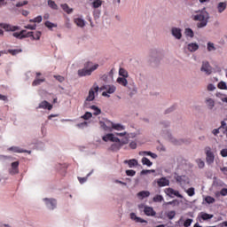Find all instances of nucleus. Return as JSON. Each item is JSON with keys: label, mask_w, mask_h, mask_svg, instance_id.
<instances>
[{"label": "nucleus", "mask_w": 227, "mask_h": 227, "mask_svg": "<svg viewBox=\"0 0 227 227\" xmlns=\"http://www.w3.org/2000/svg\"><path fill=\"white\" fill-rule=\"evenodd\" d=\"M168 139H169L170 143H172L173 145H182V143H184V140H178L171 135L168 136Z\"/></svg>", "instance_id": "bb28decb"}, {"label": "nucleus", "mask_w": 227, "mask_h": 227, "mask_svg": "<svg viewBox=\"0 0 227 227\" xmlns=\"http://www.w3.org/2000/svg\"><path fill=\"white\" fill-rule=\"evenodd\" d=\"M118 84H121V86H124V88H127L129 85V81H127V78L125 77H118L117 78Z\"/></svg>", "instance_id": "4be33fe9"}, {"label": "nucleus", "mask_w": 227, "mask_h": 227, "mask_svg": "<svg viewBox=\"0 0 227 227\" xmlns=\"http://www.w3.org/2000/svg\"><path fill=\"white\" fill-rule=\"evenodd\" d=\"M129 147L132 149V150H136L137 148V143L136 142H130L129 144Z\"/></svg>", "instance_id": "680f3d73"}, {"label": "nucleus", "mask_w": 227, "mask_h": 227, "mask_svg": "<svg viewBox=\"0 0 227 227\" xmlns=\"http://www.w3.org/2000/svg\"><path fill=\"white\" fill-rule=\"evenodd\" d=\"M214 217V215H210L207 213H202L201 215V219H203V221H208V219H212Z\"/></svg>", "instance_id": "c9c22d12"}, {"label": "nucleus", "mask_w": 227, "mask_h": 227, "mask_svg": "<svg viewBox=\"0 0 227 227\" xmlns=\"http://www.w3.org/2000/svg\"><path fill=\"white\" fill-rule=\"evenodd\" d=\"M120 143H121V146H123V145H129V138L124 137L121 140H120Z\"/></svg>", "instance_id": "bf43d9fd"}, {"label": "nucleus", "mask_w": 227, "mask_h": 227, "mask_svg": "<svg viewBox=\"0 0 227 227\" xmlns=\"http://www.w3.org/2000/svg\"><path fill=\"white\" fill-rule=\"evenodd\" d=\"M0 27H3L5 31H19V29H20V27L12 26L6 23H0Z\"/></svg>", "instance_id": "f8f14e48"}, {"label": "nucleus", "mask_w": 227, "mask_h": 227, "mask_svg": "<svg viewBox=\"0 0 227 227\" xmlns=\"http://www.w3.org/2000/svg\"><path fill=\"white\" fill-rule=\"evenodd\" d=\"M187 49L190 52H196L200 49V45L196 43H191L188 44Z\"/></svg>", "instance_id": "aec40b11"}, {"label": "nucleus", "mask_w": 227, "mask_h": 227, "mask_svg": "<svg viewBox=\"0 0 227 227\" xmlns=\"http://www.w3.org/2000/svg\"><path fill=\"white\" fill-rule=\"evenodd\" d=\"M8 150L9 152H14V153H31V151L24 150L17 146L10 147Z\"/></svg>", "instance_id": "f3484780"}, {"label": "nucleus", "mask_w": 227, "mask_h": 227, "mask_svg": "<svg viewBox=\"0 0 227 227\" xmlns=\"http://www.w3.org/2000/svg\"><path fill=\"white\" fill-rule=\"evenodd\" d=\"M191 224H192V219L191 218L186 219L184 223V227H189L191 226Z\"/></svg>", "instance_id": "4d7b16f0"}, {"label": "nucleus", "mask_w": 227, "mask_h": 227, "mask_svg": "<svg viewBox=\"0 0 227 227\" xmlns=\"http://www.w3.org/2000/svg\"><path fill=\"white\" fill-rule=\"evenodd\" d=\"M217 49L215 48V45L214 44V43H207V51L208 52H212L214 51H216Z\"/></svg>", "instance_id": "ea45409f"}, {"label": "nucleus", "mask_w": 227, "mask_h": 227, "mask_svg": "<svg viewBox=\"0 0 227 227\" xmlns=\"http://www.w3.org/2000/svg\"><path fill=\"white\" fill-rule=\"evenodd\" d=\"M220 153L222 157H227V149H223Z\"/></svg>", "instance_id": "774afa93"}, {"label": "nucleus", "mask_w": 227, "mask_h": 227, "mask_svg": "<svg viewBox=\"0 0 227 227\" xmlns=\"http://www.w3.org/2000/svg\"><path fill=\"white\" fill-rule=\"evenodd\" d=\"M144 212L145 215H148L149 217H155V215H157V213L155 212V210H153V207H145Z\"/></svg>", "instance_id": "dca6fc26"}, {"label": "nucleus", "mask_w": 227, "mask_h": 227, "mask_svg": "<svg viewBox=\"0 0 227 227\" xmlns=\"http://www.w3.org/2000/svg\"><path fill=\"white\" fill-rule=\"evenodd\" d=\"M184 176H175L174 178L176 181L177 184H181L184 182Z\"/></svg>", "instance_id": "3c124183"}, {"label": "nucleus", "mask_w": 227, "mask_h": 227, "mask_svg": "<svg viewBox=\"0 0 227 227\" xmlns=\"http://www.w3.org/2000/svg\"><path fill=\"white\" fill-rule=\"evenodd\" d=\"M61 8L66 12V13H72L74 12V9L70 8L67 4H61Z\"/></svg>", "instance_id": "c85d7f7f"}, {"label": "nucleus", "mask_w": 227, "mask_h": 227, "mask_svg": "<svg viewBox=\"0 0 227 227\" xmlns=\"http://www.w3.org/2000/svg\"><path fill=\"white\" fill-rule=\"evenodd\" d=\"M42 82H45V78L43 79H35L33 82H32V86H40V84H42Z\"/></svg>", "instance_id": "e433bc0d"}, {"label": "nucleus", "mask_w": 227, "mask_h": 227, "mask_svg": "<svg viewBox=\"0 0 227 227\" xmlns=\"http://www.w3.org/2000/svg\"><path fill=\"white\" fill-rule=\"evenodd\" d=\"M185 192L188 194V196L192 197L194 194H196L194 187H191L188 190L185 191Z\"/></svg>", "instance_id": "37998d69"}, {"label": "nucleus", "mask_w": 227, "mask_h": 227, "mask_svg": "<svg viewBox=\"0 0 227 227\" xmlns=\"http://www.w3.org/2000/svg\"><path fill=\"white\" fill-rule=\"evenodd\" d=\"M26 29H31L32 31H35V29H36V25H27L25 27Z\"/></svg>", "instance_id": "e2e57ef3"}, {"label": "nucleus", "mask_w": 227, "mask_h": 227, "mask_svg": "<svg viewBox=\"0 0 227 227\" xmlns=\"http://www.w3.org/2000/svg\"><path fill=\"white\" fill-rule=\"evenodd\" d=\"M205 104L209 111H212L215 107V100L212 98H206Z\"/></svg>", "instance_id": "ddd939ff"}, {"label": "nucleus", "mask_w": 227, "mask_h": 227, "mask_svg": "<svg viewBox=\"0 0 227 227\" xmlns=\"http://www.w3.org/2000/svg\"><path fill=\"white\" fill-rule=\"evenodd\" d=\"M160 125H161L163 129H168V127H169L171 123L169 122V121H161L160 122Z\"/></svg>", "instance_id": "a18cd8bd"}, {"label": "nucleus", "mask_w": 227, "mask_h": 227, "mask_svg": "<svg viewBox=\"0 0 227 227\" xmlns=\"http://www.w3.org/2000/svg\"><path fill=\"white\" fill-rule=\"evenodd\" d=\"M10 175L19 174V161H14L11 164V168L9 169Z\"/></svg>", "instance_id": "4468645a"}, {"label": "nucleus", "mask_w": 227, "mask_h": 227, "mask_svg": "<svg viewBox=\"0 0 227 227\" xmlns=\"http://www.w3.org/2000/svg\"><path fill=\"white\" fill-rule=\"evenodd\" d=\"M205 201L206 203H207L208 205H212V203H215V199L214 197H210V196H207L205 198Z\"/></svg>", "instance_id": "79ce46f5"}, {"label": "nucleus", "mask_w": 227, "mask_h": 227, "mask_svg": "<svg viewBox=\"0 0 227 227\" xmlns=\"http://www.w3.org/2000/svg\"><path fill=\"white\" fill-rule=\"evenodd\" d=\"M54 78L59 81V82H63L65 81V77L61 75H54Z\"/></svg>", "instance_id": "052dcab7"}, {"label": "nucleus", "mask_w": 227, "mask_h": 227, "mask_svg": "<svg viewBox=\"0 0 227 227\" xmlns=\"http://www.w3.org/2000/svg\"><path fill=\"white\" fill-rule=\"evenodd\" d=\"M27 3H28L27 0H25L23 2H19L16 4V7L20 8L21 6H26V4H27Z\"/></svg>", "instance_id": "13d9d810"}, {"label": "nucleus", "mask_w": 227, "mask_h": 227, "mask_svg": "<svg viewBox=\"0 0 227 227\" xmlns=\"http://www.w3.org/2000/svg\"><path fill=\"white\" fill-rule=\"evenodd\" d=\"M91 173H93V170L90 173H89L86 177H78L80 184H84V182L88 180V176H91Z\"/></svg>", "instance_id": "49530a36"}, {"label": "nucleus", "mask_w": 227, "mask_h": 227, "mask_svg": "<svg viewBox=\"0 0 227 227\" xmlns=\"http://www.w3.org/2000/svg\"><path fill=\"white\" fill-rule=\"evenodd\" d=\"M157 184L159 187H166L169 185V180L166 177H161L157 180Z\"/></svg>", "instance_id": "6ab92c4d"}, {"label": "nucleus", "mask_w": 227, "mask_h": 227, "mask_svg": "<svg viewBox=\"0 0 227 227\" xmlns=\"http://www.w3.org/2000/svg\"><path fill=\"white\" fill-rule=\"evenodd\" d=\"M160 59H162V56L160 55V52L157 51L156 50H153L151 52L149 63L152 67H159L160 65Z\"/></svg>", "instance_id": "20e7f679"}, {"label": "nucleus", "mask_w": 227, "mask_h": 227, "mask_svg": "<svg viewBox=\"0 0 227 227\" xmlns=\"http://www.w3.org/2000/svg\"><path fill=\"white\" fill-rule=\"evenodd\" d=\"M165 192L167 196H169L170 198H173V196H175V190L173 188H167L165 190Z\"/></svg>", "instance_id": "f704fd0d"}, {"label": "nucleus", "mask_w": 227, "mask_h": 227, "mask_svg": "<svg viewBox=\"0 0 227 227\" xmlns=\"http://www.w3.org/2000/svg\"><path fill=\"white\" fill-rule=\"evenodd\" d=\"M36 109H48V111L52 110V105L48 103L46 100L42 101L39 106L36 107Z\"/></svg>", "instance_id": "2eb2a0df"}, {"label": "nucleus", "mask_w": 227, "mask_h": 227, "mask_svg": "<svg viewBox=\"0 0 227 227\" xmlns=\"http://www.w3.org/2000/svg\"><path fill=\"white\" fill-rule=\"evenodd\" d=\"M9 54H12V56H17V54H19V52H22V50L19 49V50H9L8 51Z\"/></svg>", "instance_id": "8fccbe9b"}, {"label": "nucleus", "mask_w": 227, "mask_h": 227, "mask_svg": "<svg viewBox=\"0 0 227 227\" xmlns=\"http://www.w3.org/2000/svg\"><path fill=\"white\" fill-rule=\"evenodd\" d=\"M119 75H121V77L127 78L129 77V72H127L125 68L121 67L119 69Z\"/></svg>", "instance_id": "7c9ffc66"}, {"label": "nucleus", "mask_w": 227, "mask_h": 227, "mask_svg": "<svg viewBox=\"0 0 227 227\" xmlns=\"http://www.w3.org/2000/svg\"><path fill=\"white\" fill-rule=\"evenodd\" d=\"M74 20L78 27H84L86 26V21L82 18H75Z\"/></svg>", "instance_id": "412c9836"}, {"label": "nucleus", "mask_w": 227, "mask_h": 227, "mask_svg": "<svg viewBox=\"0 0 227 227\" xmlns=\"http://www.w3.org/2000/svg\"><path fill=\"white\" fill-rule=\"evenodd\" d=\"M105 121L106 122V129H108V132H113V127L114 125V122L105 119Z\"/></svg>", "instance_id": "c756f323"}, {"label": "nucleus", "mask_w": 227, "mask_h": 227, "mask_svg": "<svg viewBox=\"0 0 227 227\" xmlns=\"http://www.w3.org/2000/svg\"><path fill=\"white\" fill-rule=\"evenodd\" d=\"M113 129L114 130H125V126L121 125V123H114Z\"/></svg>", "instance_id": "2f4dec72"}, {"label": "nucleus", "mask_w": 227, "mask_h": 227, "mask_svg": "<svg viewBox=\"0 0 227 227\" xmlns=\"http://www.w3.org/2000/svg\"><path fill=\"white\" fill-rule=\"evenodd\" d=\"M171 35L176 38V40H182V29L178 27H172L171 28Z\"/></svg>", "instance_id": "9b49d317"}, {"label": "nucleus", "mask_w": 227, "mask_h": 227, "mask_svg": "<svg viewBox=\"0 0 227 227\" xmlns=\"http://www.w3.org/2000/svg\"><path fill=\"white\" fill-rule=\"evenodd\" d=\"M104 90H106V91H104L102 93V97L110 98L111 96H109V95H113V93H114V91H116V86H114V85H103L100 88V90L102 91Z\"/></svg>", "instance_id": "39448f33"}, {"label": "nucleus", "mask_w": 227, "mask_h": 227, "mask_svg": "<svg viewBox=\"0 0 227 227\" xmlns=\"http://www.w3.org/2000/svg\"><path fill=\"white\" fill-rule=\"evenodd\" d=\"M214 90H215V86H214V84L210 83L207 85L208 91H214Z\"/></svg>", "instance_id": "69168bd1"}, {"label": "nucleus", "mask_w": 227, "mask_h": 227, "mask_svg": "<svg viewBox=\"0 0 227 227\" xmlns=\"http://www.w3.org/2000/svg\"><path fill=\"white\" fill-rule=\"evenodd\" d=\"M153 201H154V203H160L161 201H164V197H162V195H156L153 197Z\"/></svg>", "instance_id": "4c0bfd02"}, {"label": "nucleus", "mask_w": 227, "mask_h": 227, "mask_svg": "<svg viewBox=\"0 0 227 227\" xmlns=\"http://www.w3.org/2000/svg\"><path fill=\"white\" fill-rule=\"evenodd\" d=\"M98 68V64L93 65V62L88 61L84 64V67L82 69L78 70L79 77H86V75H91L95 70Z\"/></svg>", "instance_id": "f03ea898"}, {"label": "nucleus", "mask_w": 227, "mask_h": 227, "mask_svg": "<svg viewBox=\"0 0 227 227\" xmlns=\"http://www.w3.org/2000/svg\"><path fill=\"white\" fill-rule=\"evenodd\" d=\"M221 196H227V188H223L220 192Z\"/></svg>", "instance_id": "338daca9"}, {"label": "nucleus", "mask_w": 227, "mask_h": 227, "mask_svg": "<svg viewBox=\"0 0 227 227\" xmlns=\"http://www.w3.org/2000/svg\"><path fill=\"white\" fill-rule=\"evenodd\" d=\"M127 176H136V170L129 169L126 170Z\"/></svg>", "instance_id": "6e6d98bb"}, {"label": "nucleus", "mask_w": 227, "mask_h": 227, "mask_svg": "<svg viewBox=\"0 0 227 227\" xmlns=\"http://www.w3.org/2000/svg\"><path fill=\"white\" fill-rule=\"evenodd\" d=\"M220 131L227 137V123L224 121H221V126L219 127Z\"/></svg>", "instance_id": "5701e85b"}, {"label": "nucleus", "mask_w": 227, "mask_h": 227, "mask_svg": "<svg viewBox=\"0 0 227 227\" xmlns=\"http://www.w3.org/2000/svg\"><path fill=\"white\" fill-rule=\"evenodd\" d=\"M142 164L143 166H147L148 168L153 166V162L150 161L149 159L146 157L142 158Z\"/></svg>", "instance_id": "cd10ccee"}, {"label": "nucleus", "mask_w": 227, "mask_h": 227, "mask_svg": "<svg viewBox=\"0 0 227 227\" xmlns=\"http://www.w3.org/2000/svg\"><path fill=\"white\" fill-rule=\"evenodd\" d=\"M93 114H91L90 112H86L84 115L82 116V118H83V120H90V118H91Z\"/></svg>", "instance_id": "603ef678"}, {"label": "nucleus", "mask_w": 227, "mask_h": 227, "mask_svg": "<svg viewBox=\"0 0 227 227\" xmlns=\"http://www.w3.org/2000/svg\"><path fill=\"white\" fill-rule=\"evenodd\" d=\"M101 79H102V81H104V82H111L113 81V80H111V78L107 74H104L101 77Z\"/></svg>", "instance_id": "864d4df0"}, {"label": "nucleus", "mask_w": 227, "mask_h": 227, "mask_svg": "<svg viewBox=\"0 0 227 227\" xmlns=\"http://www.w3.org/2000/svg\"><path fill=\"white\" fill-rule=\"evenodd\" d=\"M150 196V192L148 191H142L137 193V198L140 200H145V198H148Z\"/></svg>", "instance_id": "a878e982"}, {"label": "nucleus", "mask_w": 227, "mask_h": 227, "mask_svg": "<svg viewBox=\"0 0 227 227\" xmlns=\"http://www.w3.org/2000/svg\"><path fill=\"white\" fill-rule=\"evenodd\" d=\"M77 127L79 129H82L83 127H88V122L87 121H83L82 123H79V124H77Z\"/></svg>", "instance_id": "0e129e2a"}, {"label": "nucleus", "mask_w": 227, "mask_h": 227, "mask_svg": "<svg viewBox=\"0 0 227 227\" xmlns=\"http://www.w3.org/2000/svg\"><path fill=\"white\" fill-rule=\"evenodd\" d=\"M206 160L207 164H212L214 163V159H215V156H214V153H212V150L210 147L206 148Z\"/></svg>", "instance_id": "9d476101"}, {"label": "nucleus", "mask_w": 227, "mask_h": 227, "mask_svg": "<svg viewBox=\"0 0 227 227\" xmlns=\"http://www.w3.org/2000/svg\"><path fill=\"white\" fill-rule=\"evenodd\" d=\"M99 125H100L101 129H103V130L108 131V129H107V124H106V120L100 121H99Z\"/></svg>", "instance_id": "09e8293b"}, {"label": "nucleus", "mask_w": 227, "mask_h": 227, "mask_svg": "<svg viewBox=\"0 0 227 227\" xmlns=\"http://www.w3.org/2000/svg\"><path fill=\"white\" fill-rule=\"evenodd\" d=\"M124 164H128L129 168H134V166H137L138 162L137 160L132 159L129 160H124Z\"/></svg>", "instance_id": "b1692460"}, {"label": "nucleus", "mask_w": 227, "mask_h": 227, "mask_svg": "<svg viewBox=\"0 0 227 227\" xmlns=\"http://www.w3.org/2000/svg\"><path fill=\"white\" fill-rule=\"evenodd\" d=\"M200 72H203L206 75H210L212 74V66H210V62L203 60Z\"/></svg>", "instance_id": "0eeeda50"}, {"label": "nucleus", "mask_w": 227, "mask_h": 227, "mask_svg": "<svg viewBox=\"0 0 227 227\" xmlns=\"http://www.w3.org/2000/svg\"><path fill=\"white\" fill-rule=\"evenodd\" d=\"M44 26H46V27H48V29H52V27H58V25H56L51 21H46L44 23Z\"/></svg>", "instance_id": "c03bdc74"}, {"label": "nucleus", "mask_w": 227, "mask_h": 227, "mask_svg": "<svg viewBox=\"0 0 227 227\" xmlns=\"http://www.w3.org/2000/svg\"><path fill=\"white\" fill-rule=\"evenodd\" d=\"M176 215V212L175 211H169L168 214H167V217L168 219H175V216Z\"/></svg>", "instance_id": "de8ad7c7"}, {"label": "nucleus", "mask_w": 227, "mask_h": 227, "mask_svg": "<svg viewBox=\"0 0 227 227\" xmlns=\"http://www.w3.org/2000/svg\"><path fill=\"white\" fill-rule=\"evenodd\" d=\"M184 35L190 38H194V31H192L191 28H185Z\"/></svg>", "instance_id": "473e14b6"}, {"label": "nucleus", "mask_w": 227, "mask_h": 227, "mask_svg": "<svg viewBox=\"0 0 227 227\" xmlns=\"http://www.w3.org/2000/svg\"><path fill=\"white\" fill-rule=\"evenodd\" d=\"M30 33H32V35H30L29 37H31L32 40H40V36H42V32L37 31L35 35L33 34V32Z\"/></svg>", "instance_id": "72a5a7b5"}, {"label": "nucleus", "mask_w": 227, "mask_h": 227, "mask_svg": "<svg viewBox=\"0 0 227 227\" xmlns=\"http://www.w3.org/2000/svg\"><path fill=\"white\" fill-rule=\"evenodd\" d=\"M129 216L132 221H135V223H145V224H148V221L138 217L137 215H136V213H130Z\"/></svg>", "instance_id": "a211bd4d"}, {"label": "nucleus", "mask_w": 227, "mask_h": 227, "mask_svg": "<svg viewBox=\"0 0 227 227\" xmlns=\"http://www.w3.org/2000/svg\"><path fill=\"white\" fill-rule=\"evenodd\" d=\"M103 141H105L106 143H107V141H112V143H114L110 147V150H112V152H118V150L121 148L120 138H118L117 137H114V134L113 133H108L106 136H104Z\"/></svg>", "instance_id": "7ed1b4c3"}, {"label": "nucleus", "mask_w": 227, "mask_h": 227, "mask_svg": "<svg viewBox=\"0 0 227 227\" xmlns=\"http://www.w3.org/2000/svg\"><path fill=\"white\" fill-rule=\"evenodd\" d=\"M195 13L197 14L192 15V20L199 21L197 23V27H199V29H201V27H206V26L208 24L210 14H208L205 10L195 11Z\"/></svg>", "instance_id": "f257e3e1"}, {"label": "nucleus", "mask_w": 227, "mask_h": 227, "mask_svg": "<svg viewBox=\"0 0 227 227\" xmlns=\"http://www.w3.org/2000/svg\"><path fill=\"white\" fill-rule=\"evenodd\" d=\"M227 4L226 2H220L217 5L218 13H223L226 10Z\"/></svg>", "instance_id": "393cba45"}, {"label": "nucleus", "mask_w": 227, "mask_h": 227, "mask_svg": "<svg viewBox=\"0 0 227 227\" xmlns=\"http://www.w3.org/2000/svg\"><path fill=\"white\" fill-rule=\"evenodd\" d=\"M43 201L49 210H54V208H56V207L58 206V201L56 200V199L45 198L43 199Z\"/></svg>", "instance_id": "6e6552de"}, {"label": "nucleus", "mask_w": 227, "mask_h": 227, "mask_svg": "<svg viewBox=\"0 0 227 227\" xmlns=\"http://www.w3.org/2000/svg\"><path fill=\"white\" fill-rule=\"evenodd\" d=\"M218 88H219V90H226V89H227L226 82H220L218 83Z\"/></svg>", "instance_id": "5fc2aeb1"}, {"label": "nucleus", "mask_w": 227, "mask_h": 227, "mask_svg": "<svg viewBox=\"0 0 227 227\" xmlns=\"http://www.w3.org/2000/svg\"><path fill=\"white\" fill-rule=\"evenodd\" d=\"M12 35L14 36V38H19L20 40H22L24 38H29L32 35V33L26 30H21L20 33L14 32Z\"/></svg>", "instance_id": "1a4fd4ad"}, {"label": "nucleus", "mask_w": 227, "mask_h": 227, "mask_svg": "<svg viewBox=\"0 0 227 227\" xmlns=\"http://www.w3.org/2000/svg\"><path fill=\"white\" fill-rule=\"evenodd\" d=\"M102 6V0H94L92 2V8H100Z\"/></svg>", "instance_id": "58836bf2"}, {"label": "nucleus", "mask_w": 227, "mask_h": 227, "mask_svg": "<svg viewBox=\"0 0 227 227\" xmlns=\"http://www.w3.org/2000/svg\"><path fill=\"white\" fill-rule=\"evenodd\" d=\"M98 90H99L98 85H96L94 89H90L89 90V95L86 98L84 102V107H88V102H93V100H95V91L97 93L98 92Z\"/></svg>", "instance_id": "423d86ee"}, {"label": "nucleus", "mask_w": 227, "mask_h": 227, "mask_svg": "<svg viewBox=\"0 0 227 227\" xmlns=\"http://www.w3.org/2000/svg\"><path fill=\"white\" fill-rule=\"evenodd\" d=\"M48 6H50V8L52 10H58V4H56V2L52 0H48Z\"/></svg>", "instance_id": "a19ab883"}]
</instances>
